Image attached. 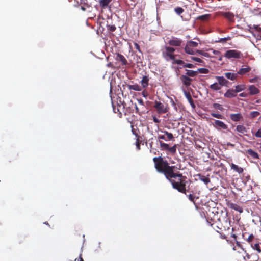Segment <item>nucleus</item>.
<instances>
[{"mask_svg":"<svg viewBox=\"0 0 261 261\" xmlns=\"http://www.w3.org/2000/svg\"><path fill=\"white\" fill-rule=\"evenodd\" d=\"M180 79L183 84L186 86H189L191 84L192 79L185 75H182L180 76Z\"/></svg>","mask_w":261,"mask_h":261,"instance_id":"nucleus-9","label":"nucleus"},{"mask_svg":"<svg viewBox=\"0 0 261 261\" xmlns=\"http://www.w3.org/2000/svg\"><path fill=\"white\" fill-rule=\"evenodd\" d=\"M236 130L241 134H245L247 133V129L242 125H239L236 127Z\"/></svg>","mask_w":261,"mask_h":261,"instance_id":"nucleus-20","label":"nucleus"},{"mask_svg":"<svg viewBox=\"0 0 261 261\" xmlns=\"http://www.w3.org/2000/svg\"><path fill=\"white\" fill-rule=\"evenodd\" d=\"M173 63H176L178 65H184L185 63L183 61L181 60H177V59H175V57L174 58V60H173Z\"/></svg>","mask_w":261,"mask_h":261,"instance_id":"nucleus-37","label":"nucleus"},{"mask_svg":"<svg viewBox=\"0 0 261 261\" xmlns=\"http://www.w3.org/2000/svg\"><path fill=\"white\" fill-rule=\"evenodd\" d=\"M184 94L185 97L187 98L190 105L193 108H195V105L194 103L193 100L191 96V94L189 92H187L186 91H184Z\"/></svg>","mask_w":261,"mask_h":261,"instance_id":"nucleus-13","label":"nucleus"},{"mask_svg":"<svg viewBox=\"0 0 261 261\" xmlns=\"http://www.w3.org/2000/svg\"><path fill=\"white\" fill-rule=\"evenodd\" d=\"M222 57H221L219 59V60L221 61V60H222Z\"/></svg>","mask_w":261,"mask_h":261,"instance_id":"nucleus-62","label":"nucleus"},{"mask_svg":"<svg viewBox=\"0 0 261 261\" xmlns=\"http://www.w3.org/2000/svg\"><path fill=\"white\" fill-rule=\"evenodd\" d=\"M224 16L229 21H233L234 15L231 12H226L224 14Z\"/></svg>","mask_w":261,"mask_h":261,"instance_id":"nucleus-27","label":"nucleus"},{"mask_svg":"<svg viewBox=\"0 0 261 261\" xmlns=\"http://www.w3.org/2000/svg\"><path fill=\"white\" fill-rule=\"evenodd\" d=\"M165 135H166L167 139L169 140H171L173 139V135L172 133H169L168 132L165 130L163 132Z\"/></svg>","mask_w":261,"mask_h":261,"instance_id":"nucleus-33","label":"nucleus"},{"mask_svg":"<svg viewBox=\"0 0 261 261\" xmlns=\"http://www.w3.org/2000/svg\"><path fill=\"white\" fill-rule=\"evenodd\" d=\"M153 121L155 123H159L160 122V120L158 119L156 117H153Z\"/></svg>","mask_w":261,"mask_h":261,"instance_id":"nucleus-54","label":"nucleus"},{"mask_svg":"<svg viewBox=\"0 0 261 261\" xmlns=\"http://www.w3.org/2000/svg\"><path fill=\"white\" fill-rule=\"evenodd\" d=\"M213 54L215 55H218L220 54V51L218 50H214Z\"/></svg>","mask_w":261,"mask_h":261,"instance_id":"nucleus-56","label":"nucleus"},{"mask_svg":"<svg viewBox=\"0 0 261 261\" xmlns=\"http://www.w3.org/2000/svg\"><path fill=\"white\" fill-rule=\"evenodd\" d=\"M198 43L196 42L193 41H188L185 47V52L189 55H195L196 50L194 48L196 47Z\"/></svg>","mask_w":261,"mask_h":261,"instance_id":"nucleus-3","label":"nucleus"},{"mask_svg":"<svg viewBox=\"0 0 261 261\" xmlns=\"http://www.w3.org/2000/svg\"><path fill=\"white\" fill-rule=\"evenodd\" d=\"M237 247L239 248L242 251L244 252V253H246V251L245 250V249L243 247L242 245H241L239 242L237 241L236 243V246L234 247L233 248V250H237Z\"/></svg>","mask_w":261,"mask_h":261,"instance_id":"nucleus-29","label":"nucleus"},{"mask_svg":"<svg viewBox=\"0 0 261 261\" xmlns=\"http://www.w3.org/2000/svg\"><path fill=\"white\" fill-rule=\"evenodd\" d=\"M168 150L169 151H170L172 153H175V151H176V148H175V146H173V147H172L171 148L169 147V149Z\"/></svg>","mask_w":261,"mask_h":261,"instance_id":"nucleus-50","label":"nucleus"},{"mask_svg":"<svg viewBox=\"0 0 261 261\" xmlns=\"http://www.w3.org/2000/svg\"><path fill=\"white\" fill-rule=\"evenodd\" d=\"M258 79H259V77L258 76L255 77L252 79H250L249 80V82L250 83H255L258 81Z\"/></svg>","mask_w":261,"mask_h":261,"instance_id":"nucleus-44","label":"nucleus"},{"mask_svg":"<svg viewBox=\"0 0 261 261\" xmlns=\"http://www.w3.org/2000/svg\"><path fill=\"white\" fill-rule=\"evenodd\" d=\"M211 115L213 117L218 118V119H223L224 117L223 116L220 114H216V113H212L211 114Z\"/></svg>","mask_w":261,"mask_h":261,"instance_id":"nucleus-38","label":"nucleus"},{"mask_svg":"<svg viewBox=\"0 0 261 261\" xmlns=\"http://www.w3.org/2000/svg\"><path fill=\"white\" fill-rule=\"evenodd\" d=\"M134 45H135V48H136L137 50H138L139 51H140V46H139V45L137 43H135Z\"/></svg>","mask_w":261,"mask_h":261,"instance_id":"nucleus-55","label":"nucleus"},{"mask_svg":"<svg viewBox=\"0 0 261 261\" xmlns=\"http://www.w3.org/2000/svg\"><path fill=\"white\" fill-rule=\"evenodd\" d=\"M237 93L236 91L233 89H229L224 94V96L227 98H232L237 96Z\"/></svg>","mask_w":261,"mask_h":261,"instance_id":"nucleus-10","label":"nucleus"},{"mask_svg":"<svg viewBox=\"0 0 261 261\" xmlns=\"http://www.w3.org/2000/svg\"><path fill=\"white\" fill-rule=\"evenodd\" d=\"M174 11L176 14L180 15L183 13L184 10L181 7H176L175 8Z\"/></svg>","mask_w":261,"mask_h":261,"instance_id":"nucleus-35","label":"nucleus"},{"mask_svg":"<svg viewBox=\"0 0 261 261\" xmlns=\"http://www.w3.org/2000/svg\"><path fill=\"white\" fill-rule=\"evenodd\" d=\"M188 199L194 203H195V199H197L198 197L196 198L195 196L193 194H190L187 195Z\"/></svg>","mask_w":261,"mask_h":261,"instance_id":"nucleus-32","label":"nucleus"},{"mask_svg":"<svg viewBox=\"0 0 261 261\" xmlns=\"http://www.w3.org/2000/svg\"><path fill=\"white\" fill-rule=\"evenodd\" d=\"M213 126L217 129H226L227 128V125L226 124L218 120H215L214 123H213Z\"/></svg>","mask_w":261,"mask_h":261,"instance_id":"nucleus-6","label":"nucleus"},{"mask_svg":"<svg viewBox=\"0 0 261 261\" xmlns=\"http://www.w3.org/2000/svg\"><path fill=\"white\" fill-rule=\"evenodd\" d=\"M175 51V49L173 47L166 46L165 47V50L162 52L163 57L166 60H174L175 55L173 53Z\"/></svg>","mask_w":261,"mask_h":261,"instance_id":"nucleus-2","label":"nucleus"},{"mask_svg":"<svg viewBox=\"0 0 261 261\" xmlns=\"http://www.w3.org/2000/svg\"><path fill=\"white\" fill-rule=\"evenodd\" d=\"M224 56L228 59H240L242 57L243 55L241 52L237 50H228L225 52Z\"/></svg>","mask_w":261,"mask_h":261,"instance_id":"nucleus-5","label":"nucleus"},{"mask_svg":"<svg viewBox=\"0 0 261 261\" xmlns=\"http://www.w3.org/2000/svg\"><path fill=\"white\" fill-rule=\"evenodd\" d=\"M247 153L254 159H259V155L258 153L251 149H248L247 150Z\"/></svg>","mask_w":261,"mask_h":261,"instance_id":"nucleus-19","label":"nucleus"},{"mask_svg":"<svg viewBox=\"0 0 261 261\" xmlns=\"http://www.w3.org/2000/svg\"><path fill=\"white\" fill-rule=\"evenodd\" d=\"M75 261H77V259H75ZM77 261H84V260L82 257H80L79 259H77Z\"/></svg>","mask_w":261,"mask_h":261,"instance_id":"nucleus-58","label":"nucleus"},{"mask_svg":"<svg viewBox=\"0 0 261 261\" xmlns=\"http://www.w3.org/2000/svg\"><path fill=\"white\" fill-rule=\"evenodd\" d=\"M184 67H187V68H194L195 66V65H194L192 64L185 63L184 65Z\"/></svg>","mask_w":261,"mask_h":261,"instance_id":"nucleus-43","label":"nucleus"},{"mask_svg":"<svg viewBox=\"0 0 261 261\" xmlns=\"http://www.w3.org/2000/svg\"><path fill=\"white\" fill-rule=\"evenodd\" d=\"M260 114L259 112L257 111H252L250 113V115L251 118H254L255 117H257Z\"/></svg>","mask_w":261,"mask_h":261,"instance_id":"nucleus-36","label":"nucleus"},{"mask_svg":"<svg viewBox=\"0 0 261 261\" xmlns=\"http://www.w3.org/2000/svg\"><path fill=\"white\" fill-rule=\"evenodd\" d=\"M245 253L246 254V256H243L244 259H246V258L247 259H249L250 258V255L247 252Z\"/></svg>","mask_w":261,"mask_h":261,"instance_id":"nucleus-51","label":"nucleus"},{"mask_svg":"<svg viewBox=\"0 0 261 261\" xmlns=\"http://www.w3.org/2000/svg\"><path fill=\"white\" fill-rule=\"evenodd\" d=\"M228 205L230 208L233 209L240 213H242L243 211V208L236 203H230Z\"/></svg>","mask_w":261,"mask_h":261,"instance_id":"nucleus-12","label":"nucleus"},{"mask_svg":"<svg viewBox=\"0 0 261 261\" xmlns=\"http://www.w3.org/2000/svg\"><path fill=\"white\" fill-rule=\"evenodd\" d=\"M245 88V87L244 85H237L235 87V89L234 90L236 91L237 93L238 92H240L243 90H244Z\"/></svg>","mask_w":261,"mask_h":261,"instance_id":"nucleus-30","label":"nucleus"},{"mask_svg":"<svg viewBox=\"0 0 261 261\" xmlns=\"http://www.w3.org/2000/svg\"><path fill=\"white\" fill-rule=\"evenodd\" d=\"M154 108L159 114H164L168 111V108L167 106L157 100L154 101Z\"/></svg>","mask_w":261,"mask_h":261,"instance_id":"nucleus-4","label":"nucleus"},{"mask_svg":"<svg viewBox=\"0 0 261 261\" xmlns=\"http://www.w3.org/2000/svg\"><path fill=\"white\" fill-rule=\"evenodd\" d=\"M158 137L159 139H162V140H164L165 141L167 140V138H166V137L164 135H159Z\"/></svg>","mask_w":261,"mask_h":261,"instance_id":"nucleus-49","label":"nucleus"},{"mask_svg":"<svg viewBox=\"0 0 261 261\" xmlns=\"http://www.w3.org/2000/svg\"><path fill=\"white\" fill-rule=\"evenodd\" d=\"M196 53H198V54H200V55H201L205 57H210V55H209V54L206 53V52H205L203 50H198V49H196V52H195V54Z\"/></svg>","mask_w":261,"mask_h":261,"instance_id":"nucleus-31","label":"nucleus"},{"mask_svg":"<svg viewBox=\"0 0 261 261\" xmlns=\"http://www.w3.org/2000/svg\"><path fill=\"white\" fill-rule=\"evenodd\" d=\"M208 17H209V15L206 14V15H203L199 16V18L200 19H202V20H205V19H207L208 18Z\"/></svg>","mask_w":261,"mask_h":261,"instance_id":"nucleus-45","label":"nucleus"},{"mask_svg":"<svg viewBox=\"0 0 261 261\" xmlns=\"http://www.w3.org/2000/svg\"><path fill=\"white\" fill-rule=\"evenodd\" d=\"M182 43V41L176 37H172L168 42L169 45L174 46H179Z\"/></svg>","mask_w":261,"mask_h":261,"instance_id":"nucleus-7","label":"nucleus"},{"mask_svg":"<svg viewBox=\"0 0 261 261\" xmlns=\"http://www.w3.org/2000/svg\"><path fill=\"white\" fill-rule=\"evenodd\" d=\"M225 76L231 81H234L237 79L238 73H231V72H226L224 73Z\"/></svg>","mask_w":261,"mask_h":261,"instance_id":"nucleus-14","label":"nucleus"},{"mask_svg":"<svg viewBox=\"0 0 261 261\" xmlns=\"http://www.w3.org/2000/svg\"><path fill=\"white\" fill-rule=\"evenodd\" d=\"M139 102L141 104H143V100L142 99L139 100Z\"/></svg>","mask_w":261,"mask_h":261,"instance_id":"nucleus-59","label":"nucleus"},{"mask_svg":"<svg viewBox=\"0 0 261 261\" xmlns=\"http://www.w3.org/2000/svg\"><path fill=\"white\" fill-rule=\"evenodd\" d=\"M149 78L147 76H144L141 81L143 88H146L148 85Z\"/></svg>","mask_w":261,"mask_h":261,"instance_id":"nucleus-21","label":"nucleus"},{"mask_svg":"<svg viewBox=\"0 0 261 261\" xmlns=\"http://www.w3.org/2000/svg\"><path fill=\"white\" fill-rule=\"evenodd\" d=\"M142 95L144 97H147L148 95V94L146 90H143L142 92Z\"/></svg>","mask_w":261,"mask_h":261,"instance_id":"nucleus-48","label":"nucleus"},{"mask_svg":"<svg viewBox=\"0 0 261 261\" xmlns=\"http://www.w3.org/2000/svg\"><path fill=\"white\" fill-rule=\"evenodd\" d=\"M242 251L241 250H238V251H237V252L239 253H241Z\"/></svg>","mask_w":261,"mask_h":261,"instance_id":"nucleus-60","label":"nucleus"},{"mask_svg":"<svg viewBox=\"0 0 261 261\" xmlns=\"http://www.w3.org/2000/svg\"><path fill=\"white\" fill-rule=\"evenodd\" d=\"M127 87L130 90H133L137 91H140L141 90V87L137 84L128 85Z\"/></svg>","mask_w":261,"mask_h":261,"instance_id":"nucleus-22","label":"nucleus"},{"mask_svg":"<svg viewBox=\"0 0 261 261\" xmlns=\"http://www.w3.org/2000/svg\"><path fill=\"white\" fill-rule=\"evenodd\" d=\"M255 136L258 138H261V129H259L255 134Z\"/></svg>","mask_w":261,"mask_h":261,"instance_id":"nucleus-46","label":"nucleus"},{"mask_svg":"<svg viewBox=\"0 0 261 261\" xmlns=\"http://www.w3.org/2000/svg\"><path fill=\"white\" fill-rule=\"evenodd\" d=\"M251 70L250 67L248 66H243L237 72L238 74L244 75L247 73L249 72Z\"/></svg>","mask_w":261,"mask_h":261,"instance_id":"nucleus-8","label":"nucleus"},{"mask_svg":"<svg viewBox=\"0 0 261 261\" xmlns=\"http://www.w3.org/2000/svg\"><path fill=\"white\" fill-rule=\"evenodd\" d=\"M216 79L221 86H226L228 83V81L226 80L223 76H216Z\"/></svg>","mask_w":261,"mask_h":261,"instance_id":"nucleus-15","label":"nucleus"},{"mask_svg":"<svg viewBox=\"0 0 261 261\" xmlns=\"http://www.w3.org/2000/svg\"><path fill=\"white\" fill-rule=\"evenodd\" d=\"M112 0H99V3L102 9H106L109 7V4Z\"/></svg>","mask_w":261,"mask_h":261,"instance_id":"nucleus-11","label":"nucleus"},{"mask_svg":"<svg viewBox=\"0 0 261 261\" xmlns=\"http://www.w3.org/2000/svg\"><path fill=\"white\" fill-rule=\"evenodd\" d=\"M210 88L213 90H219L221 89V86L220 85L219 83H215L210 85Z\"/></svg>","mask_w":261,"mask_h":261,"instance_id":"nucleus-26","label":"nucleus"},{"mask_svg":"<svg viewBox=\"0 0 261 261\" xmlns=\"http://www.w3.org/2000/svg\"><path fill=\"white\" fill-rule=\"evenodd\" d=\"M181 118H182L181 116H180L179 118L175 119V120H178V119H181Z\"/></svg>","mask_w":261,"mask_h":261,"instance_id":"nucleus-61","label":"nucleus"},{"mask_svg":"<svg viewBox=\"0 0 261 261\" xmlns=\"http://www.w3.org/2000/svg\"><path fill=\"white\" fill-rule=\"evenodd\" d=\"M107 29L110 32H114L115 31L116 28L114 25H107Z\"/></svg>","mask_w":261,"mask_h":261,"instance_id":"nucleus-39","label":"nucleus"},{"mask_svg":"<svg viewBox=\"0 0 261 261\" xmlns=\"http://www.w3.org/2000/svg\"><path fill=\"white\" fill-rule=\"evenodd\" d=\"M191 59H192V60H193L195 61H196L197 62H199V63L202 62V60L199 58L192 57H191Z\"/></svg>","mask_w":261,"mask_h":261,"instance_id":"nucleus-47","label":"nucleus"},{"mask_svg":"<svg viewBox=\"0 0 261 261\" xmlns=\"http://www.w3.org/2000/svg\"><path fill=\"white\" fill-rule=\"evenodd\" d=\"M240 96L241 97H245L246 94L244 93H242L239 94Z\"/></svg>","mask_w":261,"mask_h":261,"instance_id":"nucleus-57","label":"nucleus"},{"mask_svg":"<svg viewBox=\"0 0 261 261\" xmlns=\"http://www.w3.org/2000/svg\"><path fill=\"white\" fill-rule=\"evenodd\" d=\"M81 9H82L83 10H85V8H84V7H82Z\"/></svg>","mask_w":261,"mask_h":261,"instance_id":"nucleus-63","label":"nucleus"},{"mask_svg":"<svg viewBox=\"0 0 261 261\" xmlns=\"http://www.w3.org/2000/svg\"><path fill=\"white\" fill-rule=\"evenodd\" d=\"M136 146H137V148L138 150L140 149V143L139 142V139L138 138L137 139V141H136Z\"/></svg>","mask_w":261,"mask_h":261,"instance_id":"nucleus-53","label":"nucleus"},{"mask_svg":"<svg viewBox=\"0 0 261 261\" xmlns=\"http://www.w3.org/2000/svg\"><path fill=\"white\" fill-rule=\"evenodd\" d=\"M230 167L231 169L234 170L236 172L239 174L242 173L243 172L244 170L242 168L239 167L233 163H231L230 164Z\"/></svg>","mask_w":261,"mask_h":261,"instance_id":"nucleus-18","label":"nucleus"},{"mask_svg":"<svg viewBox=\"0 0 261 261\" xmlns=\"http://www.w3.org/2000/svg\"><path fill=\"white\" fill-rule=\"evenodd\" d=\"M251 247L253 250L257 251L258 253H261V247L260 243H255L254 244H251Z\"/></svg>","mask_w":261,"mask_h":261,"instance_id":"nucleus-24","label":"nucleus"},{"mask_svg":"<svg viewBox=\"0 0 261 261\" xmlns=\"http://www.w3.org/2000/svg\"><path fill=\"white\" fill-rule=\"evenodd\" d=\"M156 170L164 174L167 179L172 184V187L178 191L186 195V177L179 173H174L175 166H170L167 160L161 156L153 159Z\"/></svg>","mask_w":261,"mask_h":261,"instance_id":"nucleus-1","label":"nucleus"},{"mask_svg":"<svg viewBox=\"0 0 261 261\" xmlns=\"http://www.w3.org/2000/svg\"><path fill=\"white\" fill-rule=\"evenodd\" d=\"M161 147L164 150H168L169 149V145L168 144L165 143L162 141L160 142Z\"/></svg>","mask_w":261,"mask_h":261,"instance_id":"nucleus-34","label":"nucleus"},{"mask_svg":"<svg viewBox=\"0 0 261 261\" xmlns=\"http://www.w3.org/2000/svg\"><path fill=\"white\" fill-rule=\"evenodd\" d=\"M213 107L214 108L220 110H223V107H222V106L220 104H219V103L213 104Z\"/></svg>","mask_w":261,"mask_h":261,"instance_id":"nucleus-42","label":"nucleus"},{"mask_svg":"<svg viewBox=\"0 0 261 261\" xmlns=\"http://www.w3.org/2000/svg\"><path fill=\"white\" fill-rule=\"evenodd\" d=\"M230 117L233 121H239L242 118V116L240 113L231 114Z\"/></svg>","mask_w":261,"mask_h":261,"instance_id":"nucleus-16","label":"nucleus"},{"mask_svg":"<svg viewBox=\"0 0 261 261\" xmlns=\"http://www.w3.org/2000/svg\"><path fill=\"white\" fill-rule=\"evenodd\" d=\"M198 71L200 73L206 74L208 73V70L204 68H199Z\"/></svg>","mask_w":261,"mask_h":261,"instance_id":"nucleus-40","label":"nucleus"},{"mask_svg":"<svg viewBox=\"0 0 261 261\" xmlns=\"http://www.w3.org/2000/svg\"><path fill=\"white\" fill-rule=\"evenodd\" d=\"M229 38H221L219 41V42H225L226 40H227Z\"/></svg>","mask_w":261,"mask_h":261,"instance_id":"nucleus-52","label":"nucleus"},{"mask_svg":"<svg viewBox=\"0 0 261 261\" xmlns=\"http://www.w3.org/2000/svg\"><path fill=\"white\" fill-rule=\"evenodd\" d=\"M251 95H255L259 92V90L254 85H251L248 88Z\"/></svg>","mask_w":261,"mask_h":261,"instance_id":"nucleus-17","label":"nucleus"},{"mask_svg":"<svg viewBox=\"0 0 261 261\" xmlns=\"http://www.w3.org/2000/svg\"><path fill=\"white\" fill-rule=\"evenodd\" d=\"M117 60L121 61L123 65H126L127 64V60L122 55L118 54L117 56Z\"/></svg>","mask_w":261,"mask_h":261,"instance_id":"nucleus-25","label":"nucleus"},{"mask_svg":"<svg viewBox=\"0 0 261 261\" xmlns=\"http://www.w3.org/2000/svg\"><path fill=\"white\" fill-rule=\"evenodd\" d=\"M254 238V235L252 234H251L249 236V237L246 240L248 243H249L251 244H252L251 242L253 241Z\"/></svg>","mask_w":261,"mask_h":261,"instance_id":"nucleus-41","label":"nucleus"},{"mask_svg":"<svg viewBox=\"0 0 261 261\" xmlns=\"http://www.w3.org/2000/svg\"><path fill=\"white\" fill-rule=\"evenodd\" d=\"M187 71V76L190 77H194L197 75V71H193L191 70H186Z\"/></svg>","mask_w":261,"mask_h":261,"instance_id":"nucleus-28","label":"nucleus"},{"mask_svg":"<svg viewBox=\"0 0 261 261\" xmlns=\"http://www.w3.org/2000/svg\"><path fill=\"white\" fill-rule=\"evenodd\" d=\"M198 176L199 177V179L205 184H207L210 182V179L208 176H205L201 174L198 175Z\"/></svg>","mask_w":261,"mask_h":261,"instance_id":"nucleus-23","label":"nucleus"}]
</instances>
